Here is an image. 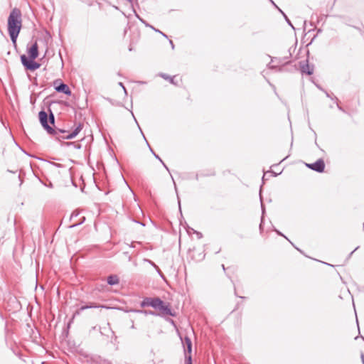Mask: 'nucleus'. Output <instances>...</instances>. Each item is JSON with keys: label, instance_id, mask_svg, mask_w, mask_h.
<instances>
[{"label": "nucleus", "instance_id": "27", "mask_svg": "<svg viewBox=\"0 0 364 364\" xmlns=\"http://www.w3.org/2000/svg\"><path fill=\"white\" fill-rule=\"evenodd\" d=\"M150 262L151 263L152 265H154L155 267L157 268V267L156 266V264L154 262Z\"/></svg>", "mask_w": 364, "mask_h": 364}, {"label": "nucleus", "instance_id": "7", "mask_svg": "<svg viewBox=\"0 0 364 364\" xmlns=\"http://www.w3.org/2000/svg\"><path fill=\"white\" fill-rule=\"evenodd\" d=\"M29 58L32 60H35L38 56V47L37 42H35L30 48L27 50Z\"/></svg>", "mask_w": 364, "mask_h": 364}, {"label": "nucleus", "instance_id": "25", "mask_svg": "<svg viewBox=\"0 0 364 364\" xmlns=\"http://www.w3.org/2000/svg\"><path fill=\"white\" fill-rule=\"evenodd\" d=\"M119 85H120V86H122V87H123V89L125 90V88H124V87L123 86V84H122V82H119Z\"/></svg>", "mask_w": 364, "mask_h": 364}, {"label": "nucleus", "instance_id": "31", "mask_svg": "<svg viewBox=\"0 0 364 364\" xmlns=\"http://www.w3.org/2000/svg\"><path fill=\"white\" fill-rule=\"evenodd\" d=\"M363 228H364V223H363Z\"/></svg>", "mask_w": 364, "mask_h": 364}, {"label": "nucleus", "instance_id": "9", "mask_svg": "<svg viewBox=\"0 0 364 364\" xmlns=\"http://www.w3.org/2000/svg\"><path fill=\"white\" fill-rule=\"evenodd\" d=\"M55 90L59 92H63L66 95H70L71 91L66 84L60 83L58 86L55 87Z\"/></svg>", "mask_w": 364, "mask_h": 364}, {"label": "nucleus", "instance_id": "15", "mask_svg": "<svg viewBox=\"0 0 364 364\" xmlns=\"http://www.w3.org/2000/svg\"><path fill=\"white\" fill-rule=\"evenodd\" d=\"M151 151H152V153L154 154V156H155L157 159H159V160L161 161V163L164 165V166L165 167V168H166V170H168V167H167V166H166V165L164 163V161H162V159H161V158H160L157 154H156L153 151V150H152L151 149Z\"/></svg>", "mask_w": 364, "mask_h": 364}, {"label": "nucleus", "instance_id": "12", "mask_svg": "<svg viewBox=\"0 0 364 364\" xmlns=\"http://www.w3.org/2000/svg\"><path fill=\"white\" fill-rule=\"evenodd\" d=\"M131 311H134V312H137V313H142V314H144L145 315H148V314H151V315H154L155 314L151 311H142V310H131Z\"/></svg>", "mask_w": 364, "mask_h": 364}, {"label": "nucleus", "instance_id": "17", "mask_svg": "<svg viewBox=\"0 0 364 364\" xmlns=\"http://www.w3.org/2000/svg\"><path fill=\"white\" fill-rule=\"evenodd\" d=\"M97 307V306H95V305H90V306H82L80 307V310L81 311H83L85 309H90V308H96Z\"/></svg>", "mask_w": 364, "mask_h": 364}, {"label": "nucleus", "instance_id": "24", "mask_svg": "<svg viewBox=\"0 0 364 364\" xmlns=\"http://www.w3.org/2000/svg\"><path fill=\"white\" fill-rule=\"evenodd\" d=\"M169 43H170V44H171V46L172 48L173 49V48H174V45H173V41H169Z\"/></svg>", "mask_w": 364, "mask_h": 364}, {"label": "nucleus", "instance_id": "23", "mask_svg": "<svg viewBox=\"0 0 364 364\" xmlns=\"http://www.w3.org/2000/svg\"><path fill=\"white\" fill-rule=\"evenodd\" d=\"M361 360H362L363 364H364V354L363 353L361 354Z\"/></svg>", "mask_w": 364, "mask_h": 364}, {"label": "nucleus", "instance_id": "2", "mask_svg": "<svg viewBox=\"0 0 364 364\" xmlns=\"http://www.w3.org/2000/svg\"><path fill=\"white\" fill-rule=\"evenodd\" d=\"M21 26V11L17 8H14L11 11L8 18V31L14 44L16 43Z\"/></svg>", "mask_w": 364, "mask_h": 364}, {"label": "nucleus", "instance_id": "14", "mask_svg": "<svg viewBox=\"0 0 364 364\" xmlns=\"http://www.w3.org/2000/svg\"><path fill=\"white\" fill-rule=\"evenodd\" d=\"M279 11H280V12L282 14V15L284 16V18H285L286 21L287 22V23H288L291 27H292V28L294 29V28L293 25L291 24V23L290 20L288 18V17L287 16V15H286V14H284L282 10H279Z\"/></svg>", "mask_w": 364, "mask_h": 364}, {"label": "nucleus", "instance_id": "3", "mask_svg": "<svg viewBox=\"0 0 364 364\" xmlns=\"http://www.w3.org/2000/svg\"><path fill=\"white\" fill-rule=\"evenodd\" d=\"M162 304V300L159 298H145L141 303V307L151 306L154 309H158Z\"/></svg>", "mask_w": 364, "mask_h": 364}, {"label": "nucleus", "instance_id": "13", "mask_svg": "<svg viewBox=\"0 0 364 364\" xmlns=\"http://www.w3.org/2000/svg\"><path fill=\"white\" fill-rule=\"evenodd\" d=\"M161 76L163 78H164V79H166V80H169L171 83H172V84H175L174 80H173V78H174V77H170V76H168V75H166V74H161Z\"/></svg>", "mask_w": 364, "mask_h": 364}, {"label": "nucleus", "instance_id": "5", "mask_svg": "<svg viewBox=\"0 0 364 364\" xmlns=\"http://www.w3.org/2000/svg\"><path fill=\"white\" fill-rule=\"evenodd\" d=\"M21 60L23 66L29 70L33 71L36 69L39 68L41 65L35 61L31 59L28 60V58L23 55L21 56Z\"/></svg>", "mask_w": 364, "mask_h": 364}, {"label": "nucleus", "instance_id": "26", "mask_svg": "<svg viewBox=\"0 0 364 364\" xmlns=\"http://www.w3.org/2000/svg\"><path fill=\"white\" fill-rule=\"evenodd\" d=\"M277 232L279 235L284 236V235H283L280 232H279L278 230H277Z\"/></svg>", "mask_w": 364, "mask_h": 364}, {"label": "nucleus", "instance_id": "6", "mask_svg": "<svg viewBox=\"0 0 364 364\" xmlns=\"http://www.w3.org/2000/svg\"><path fill=\"white\" fill-rule=\"evenodd\" d=\"M306 166L309 168L319 173L323 172L325 168V164L322 159H318L316 162L312 164H307Z\"/></svg>", "mask_w": 364, "mask_h": 364}, {"label": "nucleus", "instance_id": "11", "mask_svg": "<svg viewBox=\"0 0 364 364\" xmlns=\"http://www.w3.org/2000/svg\"><path fill=\"white\" fill-rule=\"evenodd\" d=\"M119 280L117 275H110L107 277V283L109 285H115L119 283Z\"/></svg>", "mask_w": 364, "mask_h": 364}, {"label": "nucleus", "instance_id": "30", "mask_svg": "<svg viewBox=\"0 0 364 364\" xmlns=\"http://www.w3.org/2000/svg\"><path fill=\"white\" fill-rule=\"evenodd\" d=\"M127 1H129V2H131V1H132V0H127Z\"/></svg>", "mask_w": 364, "mask_h": 364}, {"label": "nucleus", "instance_id": "1", "mask_svg": "<svg viewBox=\"0 0 364 364\" xmlns=\"http://www.w3.org/2000/svg\"><path fill=\"white\" fill-rule=\"evenodd\" d=\"M38 116H39V120H40L41 125L47 131V132L49 134L56 136L58 138L61 137L64 139H74L80 133V132L82 129L83 125L81 123H79L72 132H70L66 135L60 136V134H65L67 132L65 130H62V129L55 130L52 127H50L48 124V114L45 111H41L38 114Z\"/></svg>", "mask_w": 364, "mask_h": 364}, {"label": "nucleus", "instance_id": "29", "mask_svg": "<svg viewBox=\"0 0 364 364\" xmlns=\"http://www.w3.org/2000/svg\"><path fill=\"white\" fill-rule=\"evenodd\" d=\"M269 68H274V66H273V65L272 66V65H269Z\"/></svg>", "mask_w": 364, "mask_h": 364}, {"label": "nucleus", "instance_id": "21", "mask_svg": "<svg viewBox=\"0 0 364 364\" xmlns=\"http://www.w3.org/2000/svg\"><path fill=\"white\" fill-rule=\"evenodd\" d=\"M270 1H271L272 4H273V5H274V6H275V7H276L279 11V10H281V9H279V8L276 4H275V3H274L272 0H270Z\"/></svg>", "mask_w": 364, "mask_h": 364}, {"label": "nucleus", "instance_id": "20", "mask_svg": "<svg viewBox=\"0 0 364 364\" xmlns=\"http://www.w3.org/2000/svg\"><path fill=\"white\" fill-rule=\"evenodd\" d=\"M101 364H112V363L110 362L105 360L101 362Z\"/></svg>", "mask_w": 364, "mask_h": 364}, {"label": "nucleus", "instance_id": "22", "mask_svg": "<svg viewBox=\"0 0 364 364\" xmlns=\"http://www.w3.org/2000/svg\"><path fill=\"white\" fill-rule=\"evenodd\" d=\"M157 32H159L160 33H161L164 37L167 38V36L166 34H164V33H162L161 31H159V30H155Z\"/></svg>", "mask_w": 364, "mask_h": 364}, {"label": "nucleus", "instance_id": "28", "mask_svg": "<svg viewBox=\"0 0 364 364\" xmlns=\"http://www.w3.org/2000/svg\"><path fill=\"white\" fill-rule=\"evenodd\" d=\"M79 224H80V223H79ZM77 225H78V223H77V224H74V225H72L71 227L76 226Z\"/></svg>", "mask_w": 364, "mask_h": 364}, {"label": "nucleus", "instance_id": "8", "mask_svg": "<svg viewBox=\"0 0 364 364\" xmlns=\"http://www.w3.org/2000/svg\"><path fill=\"white\" fill-rule=\"evenodd\" d=\"M300 69L303 74H306L308 75H311L314 73V68L309 65L307 60L300 63Z\"/></svg>", "mask_w": 364, "mask_h": 364}, {"label": "nucleus", "instance_id": "18", "mask_svg": "<svg viewBox=\"0 0 364 364\" xmlns=\"http://www.w3.org/2000/svg\"><path fill=\"white\" fill-rule=\"evenodd\" d=\"M79 215V213L77 212V211H74L73 212V213L71 214V216H70V218H73L75 217H77V215Z\"/></svg>", "mask_w": 364, "mask_h": 364}, {"label": "nucleus", "instance_id": "10", "mask_svg": "<svg viewBox=\"0 0 364 364\" xmlns=\"http://www.w3.org/2000/svg\"><path fill=\"white\" fill-rule=\"evenodd\" d=\"M157 309L161 310V312L166 315H173L171 309L168 307V306L166 305L163 301L162 304L161 305V306L158 307Z\"/></svg>", "mask_w": 364, "mask_h": 364}, {"label": "nucleus", "instance_id": "4", "mask_svg": "<svg viewBox=\"0 0 364 364\" xmlns=\"http://www.w3.org/2000/svg\"><path fill=\"white\" fill-rule=\"evenodd\" d=\"M183 345L185 347V356H186V364H192L191 363V351H192V342L190 338L186 336L184 338Z\"/></svg>", "mask_w": 364, "mask_h": 364}, {"label": "nucleus", "instance_id": "19", "mask_svg": "<svg viewBox=\"0 0 364 364\" xmlns=\"http://www.w3.org/2000/svg\"><path fill=\"white\" fill-rule=\"evenodd\" d=\"M191 230L197 235L198 238H200L202 237V234L200 232H197V231L194 230L193 229H191Z\"/></svg>", "mask_w": 364, "mask_h": 364}, {"label": "nucleus", "instance_id": "16", "mask_svg": "<svg viewBox=\"0 0 364 364\" xmlns=\"http://www.w3.org/2000/svg\"><path fill=\"white\" fill-rule=\"evenodd\" d=\"M48 119L49 120L50 124H54L55 117H54V114L51 112L49 114V117H48Z\"/></svg>", "mask_w": 364, "mask_h": 364}]
</instances>
